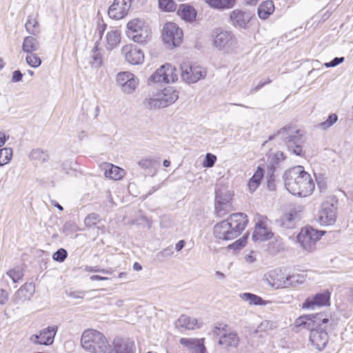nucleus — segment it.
<instances>
[{
    "instance_id": "obj_1",
    "label": "nucleus",
    "mask_w": 353,
    "mask_h": 353,
    "mask_svg": "<svg viewBox=\"0 0 353 353\" xmlns=\"http://www.w3.org/2000/svg\"><path fill=\"white\" fill-rule=\"evenodd\" d=\"M284 182L286 189L293 195L305 197L314 190V183L303 167H294L285 172Z\"/></svg>"
},
{
    "instance_id": "obj_2",
    "label": "nucleus",
    "mask_w": 353,
    "mask_h": 353,
    "mask_svg": "<svg viewBox=\"0 0 353 353\" xmlns=\"http://www.w3.org/2000/svg\"><path fill=\"white\" fill-rule=\"evenodd\" d=\"M328 322V319L323 318L322 314L301 316L296 321L299 326H303L310 330L309 341L313 348L318 351L323 350L329 341V336L321 324Z\"/></svg>"
},
{
    "instance_id": "obj_3",
    "label": "nucleus",
    "mask_w": 353,
    "mask_h": 353,
    "mask_svg": "<svg viewBox=\"0 0 353 353\" xmlns=\"http://www.w3.org/2000/svg\"><path fill=\"white\" fill-rule=\"evenodd\" d=\"M126 34L129 39L139 43L146 42L151 35V30L145 20L135 18L127 24Z\"/></svg>"
},
{
    "instance_id": "obj_4",
    "label": "nucleus",
    "mask_w": 353,
    "mask_h": 353,
    "mask_svg": "<svg viewBox=\"0 0 353 353\" xmlns=\"http://www.w3.org/2000/svg\"><path fill=\"white\" fill-rule=\"evenodd\" d=\"M213 46L218 50L230 52L236 45L234 34L223 28H214L211 34Z\"/></svg>"
},
{
    "instance_id": "obj_5",
    "label": "nucleus",
    "mask_w": 353,
    "mask_h": 353,
    "mask_svg": "<svg viewBox=\"0 0 353 353\" xmlns=\"http://www.w3.org/2000/svg\"><path fill=\"white\" fill-rule=\"evenodd\" d=\"M275 137L283 140L288 150L296 155H302V134L299 130L292 128H284L280 130Z\"/></svg>"
},
{
    "instance_id": "obj_6",
    "label": "nucleus",
    "mask_w": 353,
    "mask_h": 353,
    "mask_svg": "<svg viewBox=\"0 0 353 353\" xmlns=\"http://www.w3.org/2000/svg\"><path fill=\"white\" fill-rule=\"evenodd\" d=\"M181 79L188 84L195 83L205 78L206 70L201 65H192L188 61H183L180 65Z\"/></svg>"
},
{
    "instance_id": "obj_7",
    "label": "nucleus",
    "mask_w": 353,
    "mask_h": 353,
    "mask_svg": "<svg viewBox=\"0 0 353 353\" xmlns=\"http://www.w3.org/2000/svg\"><path fill=\"white\" fill-rule=\"evenodd\" d=\"M324 234V231H319L311 227H305L298 234L297 241L303 250L312 252L316 249V242Z\"/></svg>"
},
{
    "instance_id": "obj_8",
    "label": "nucleus",
    "mask_w": 353,
    "mask_h": 353,
    "mask_svg": "<svg viewBox=\"0 0 353 353\" xmlns=\"http://www.w3.org/2000/svg\"><path fill=\"white\" fill-rule=\"evenodd\" d=\"M182 30L173 22L165 23L162 30V39L169 47L179 46L183 39Z\"/></svg>"
},
{
    "instance_id": "obj_9",
    "label": "nucleus",
    "mask_w": 353,
    "mask_h": 353,
    "mask_svg": "<svg viewBox=\"0 0 353 353\" xmlns=\"http://www.w3.org/2000/svg\"><path fill=\"white\" fill-rule=\"evenodd\" d=\"M178 80V74L175 67L169 63L161 65L149 78L150 82L174 83Z\"/></svg>"
},
{
    "instance_id": "obj_10",
    "label": "nucleus",
    "mask_w": 353,
    "mask_h": 353,
    "mask_svg": "<svg viewBox=\"0 0 353 353\" xmlns=\"http://www.w3.org/2000/svg\"><path fill=\"white\" fill-rule=\"evenodd\" d=\"M116 82L121 91L127 94H132L139 84V79L133 73L125 71L120 72L116 76Z\"/></svg>"
},
{
    "instance_id": "obj_11",
    "label": "nucleus",
    "mask_w": 353,
    "mask_h": 353,
    "mask_svg": "<svg viewBox=\"0 0 353 353\" xmlns=\"http://www.w3.org/2000/svg\"><path fill=\"white\" fill-rule=\"evenodd\" d=\"M336 206L329 201L321 204L319 212L318 221L322 225H332L336 220Z\"/></svg>"
},
{
    "instance_id": "obj_12",
    "label": "nucleus",
    "mask_w": 353,
    "mask_h": 353,
    "mask_svg": "<svg viewBox=\"0 0 353 353\" xmlns=\"http://www.w3.org/2000/svg\"><path fill=\"white\" fill-rule=\"evenodd\" d=\"M121 53L126 62L132 65H141L144 62L143 52L137 46L127 44L121 49Z\"/></svg>"
},
{
    "instance_id": "obj_13",
    "label": "nucleus",
    "mask_w": 353,
    "mask_h": 353,
    "mask_svg": "<svg viewBox=\"0 0 353 353\" xmlns=\"http://www.w3.org/2000/svg\"><path fill=\"white\" fill-rule=\"evenodd\" d=\"M273 236V233L269 227L268 220L266 217L260 216L255 225L252 234V239L255 242L268 241Z\"/></svg>"
},
{
    "instance_id": "obj_14",
    "label": "nucleus",
    "mask_w": 353,
    "mask_h": 353,
    "mask_svg": "<svg viewBox=\"0 0 353 353\" xmlns=\"http://www.w3.org/2000/svg\"><path fill=\"white\" fill-rule=\"evenodd\" d=\"M57 325L48 326L41 330L39 334L30 336V341L34 344L50 345L54 342V336L57 332Z\"/></svg>"
},
{
    "instance_id": "obj_15",
    "label": "nucleus",
    "mask_w": 353,
    "mask_h": 353,
    "mask_svg": "<svg viewBox=\"0 0 353 353\" xmlns=\"http://www.w3.org/2000/svg\"><path fill=\"white\" fill-rule=\"evenodd\" d=\"M103 337L102 333L95 330H85L81 336V346L85 350L92 352Z\"/></svg>"
},
{
    "instance_id": "obj_16",
    "label": "nucleus",
    "mask_w": 353,
    "mask_h": 353,
    "mask_svg": "<svg viewBox=\"0 0 353 353\" xmlns=\"http://www.w3.org/2000/svg\"><path fill=\"white\" fill-rule=\"evenodd\" d=\"M131 5L132 0H114L109 8L108 15L115 20L121 19L127 15Z\"/></svg>"
},
{
    "instance_id": "obj_17",
    "label": "nucleus",
    "mask_w": 353,
    "mask_h": 353,
    "mask_svg": "<svg viewBox=\"0 0 353 353\" xmlns=\"http://www.w3.org/2000/svg\"><path fill=\"white\" fill-rule=\"evenodd\" d=\"M225 221L231 226L232 231L235 232L234 234L236 238L245 230L248 223L247 215L242 212L232 214Z\"/></svg>"
},
{
    "instance_id": "obj_18",
    "label": "nucleus",
    "mask_w": 353,
    "mask_h": 353,
    "mask_svg": "<svg viewBox=\"0 0 353 353\" xmlns=\"http://www.w3.org/2000/svg\"><path fill=\"white\" fill-rule=\"evenodd\" d=\"M265 281L267 283L275 289L286 288L287 274H284L281 270H274L265 274Z\"/></svg>"
},
{
    "instance_id": "obj_19",
    "label": "nucleus",
    "mask_w": 353,
    "mask_h": 353,
    "mask_svg": "<svg viewBox=\"0 0 353 353\" xmlns=\"http://www.w3.org/2000/svg\"><path fill=\"white\" fill-rule=\"evenodd\" d=\"M252 17L250 12L240 9L234 10L230 15L232 25L239 28H246Z\"/></svg>"
},
{
    "instance_id": "obj_20",
    "label": "nucleus",
    "mask_w": 353,
    "mask_h": 353,
    "mask_svg": "<svg viewBox=\"0 0 353 353\" xmlns=\"http://www.w3.org/2000/svg\"><path fill=\"white\" fill-rule=\"evenodd\" d=\"M231 230V226L226 221L216 223L214 227V235L216 239L224 241H230L236 238Z\"/></svg>"
},
{
    "instance_id": "obj_21",
    "label": "nucleus",
    "mask_w": 353,
    "mask_h": 353,
    "mask_svg": "<svg viewBox=\"0 0 353 353\" xmlns=\"http://www.w3.org/2000/svg\"><path fill=\"white\" fill-rule=\"evenodd\" d=\"M330 301L328 293L316 294L313 297L307 298L303 303L302 307L304 309L314 310L316 307L325 305Z\"/></svg>"
},
{
    "instance_id": "obj_22",
    "label": "nucleus",
    "mask_w": 353,
    "mask_h": 353,
    "mask_svg": "<svg viewBox=\"0 0 353 353\" xmlns=\"http://www.w3.org/2000/svg\"><path fill=\"white\" fill-rule=\"evenodd\" d=\"M179 342L191 353H207L203 344V339L181 338Z\"/></svg>"
},
{
    "instance_id": "obj_23",
    "label": "nucleus",
    "mask_w": 353,
    "mask_h": 353,
    "mask_svg": "<svg viewBox=\"0 0 353 353\" xmlns=\"http://www.w3.org/2000/svg\"><path fill=\"white\" fill-rule=\"evenodd\" d=\"M34 285L32 283H26L16 292L14 300L17 303L29 300L34 294Z\"/></svg>"
},
{
    "instance_id": "obj_24",
    "label": "nucleus",
    "mask_w": 353,
    "mask_h": 353,
    "mask_svg": "<svg viewBox=\"0 0 353 353\" xmlns=\"http://www.w3.org/2000/svg\"><path fill=\"white\" fill-rule=\"evenodd\" d=\"M158 94L164 108L174 103L179 98L178 91L170 86L158 92Z\"/></svg>"
},
{
    "instance_id": "obj_25",
    "label": "nucleus",
    "mask_w": 353,
    "mask_h": 353,
    "mask_svg": "<svg viewBox=\"0 0 353 353\" xmlns=\"http://www.w3.org/2000/svg\"><path fill=\"white\" fill-rule=\"evenodd\" d=\"M115 353H134L135 346L132 341L117 339L114 341Z\"/></svg>"
},
{
    "instance_id": "obj_26",
    "label": "nucleus",
    "mask_w": 353,
    "mask_h": 353,
    "mask_svg": "<svg viewBox=\"0 0 353 353\" xmlns=\"http://www.w3.org/2000/svg\"><path fill=\"white\" fill-rule=\"evenodd\" d=\"M121 42V34L118 30H112L108 32L104 41V46L108 50L117 48Z\"/></svg>"
},
{
    "instance_id": "obj_27",
    "label": "nucleus",
    "mask_w": 353,
    "mask_h": 353,
    "mask_svg": "<svg viewBox=\"0 0 353 353\" xmlns=\"http://www.w3.org/2000/svg\"><path fill=\"white\" fill-rule=\"evenodd\" d=\"M143 105L145 109L150 110L164 108L158 92L146 97L143 101Z\"/></svg>"
},
{
    "instance_id": "obj_28",
    "label": "nucleus",
    "mask_w": 353,
    "mask_h": 353,
    "mask_svg": "<svg viewBox=\"0 0 353 353\" xmlns=\"http://www.w3.org/2000/svg\"><path fill=\"white\" fill-rule=\"evenodd\" d=\"M105 176L113 180H119L123 177L125 171L122 168L111 163H105Z\"/></svg>"
},
{
    "instance_id": "obj_29",
    "label": "nucleus",
    "mask_w": 353,
    "mask_h": 353,
    "mask_svg": "<svg viewBox=\"0 0 353 353\" xmlns=\"http://www.w3.org/2000/svg\"><path fill=\"white\" fill-rule=\"evenodd\" d=\"M176 326L188 330H194L200 327V323L198 322L197 319L183 314L176 321Z\"/></svg>"
},
{
    "instance_id": "obj_30",
    "label": "nucleus",
    "mask_w": 353,
    "mask_h": 353,
    "mask_svg": "<svg viewBox=\"0 0 353 353\" xmlns=\"http://www.w3.org/2000/svg\"><path fill=\"white\" fill-rule=\"evenodd\" d=\"M178 15L184 21H193L196 16V12L192 6L188 4H182L177 10Z\"/></svg>"
},
{
    "instance_id": "obj_31",
    "label": "nucleus",
    "mask_w": 353,
    "mask_h": 353,
    "mask_svg": "<svg viewBox=\"0 0 353 353\" xmlns=\"http://www.w3.org/2000/svg\"><path fill=\"white\" fill-rule=\"evenodd\" d=\"M39 48L40 43L36 38L32 36H28L24 38L22 44V50L24 52L32 53L39 50Z\"/></svg>"
},
{
    "instance_id": "obj_32",
    "label": "nucleus",
    "mask_w": 353,
    "mask_h": 353,
    "mask_svg": "<svg viewBox=\"0 0 353 353\" xmlns=\"http://www.w3.org/2000/svg\"><path fill=\"white\" fill-rule=\"evenodd\" d=\"M219 343L228 347H236L239 343V339L234 332L225 333L221 336Z\"/></svg>"
},
{
    "instance_id": "obj_33",
    "label": "nucleus",
    "mask_w": 353,
    "mask_h": 353,
    "mask_svg": "<svg viewBox=\"0 0 353 353\" xmlns=\"http://www.w3.org/2000/svg\"><path fill=\"white\" fill-rule=\"evenodd\" d=\"M205 1L214 9L224 10L234 7L236 0H205Z\"/></svg>"
},
{
    "instance_id": "obj_34",
    "label": "nucleus",
    "mask_w": 353,
    "mask_h": 353,
    "mask_svg": "<svg viewBox=\"0 0 353 353\" xmlns=\"http://www.w3.org/2000/svg\"><path fill=\"white\" fill-rule=\"evenodd\" d=\"M232 197V192L225 188H219L216 191L215 202L224 205H231Z\"/></svg>"
},
{
    "instance_id": "obj_35",
    "label": "nucleus",
    "mask_w": 353,
    "mask_h": 353,
    "mask_svg": "<svg viewBox=\"0 0 353 353\" xmlns=\"http://www.w3.org/2000/svg\"><path fill=\"white\" fill-rule=\"evenodd\" d=\"M274 10V5L272 1H265L258 8V15L261 19H266Z\"/></svg>"
},
{
    "instance_id": "obj_36",
    "label": "nucleus",
    "mask_w": 353,
    "mask_h": 353,
    "mask_svg": "<svg viewBox=\"0 0 353 353\" xmlns=\"http://www.w3.org/2000/svg\"><path fill=\"white\" fill-rule=\"evenodd\" d=\"M264 175V170L260 167H258L257 170L252 176V178L249 180L248 186L249 190L251 192H254L258 187L259 186L261 181Z\"/></svg>"
},
{
    "instance_id": "obj_37",
    "label": "nucleus",
    "mask_w": 353,
    "mask_h": 353,
    "mask_svg": "<svg viewBox=\"0 0 353 353\" xmlns=\"http://www.w3.org/2000/svg\"><path fill=\"white\" fill-rule=\"evenodd\" d=\"M103 56L98 48V45H96L91 51L90 63L92 68H99L103 65Z\"/></svg>"
},
{
    "instance_id": "obj_38",
    "label": "nucleus",
    "mask_w": 353,
    "mask_h": 353,
    "mask_svg": "<svg viewBox=\"0 0 353 353\" xmlns=\"http://www.w3.org/2000/svg\"><path fill=\"white\" fill-rule=\"evenodd\" d=\"M241 297L250 305H263L266 304L265 301L260 296L252 293H243L241 295Z\"/></svg>"
},
{
    "instance_id": "obj_39",
    "label": "nucleus",
    "mask_w": 353,
    "mask_h": 353,
    "mask_svg": "<svg viewBox=\"0 0 353 353\" xmlns=\"http://www.w3.org/2000/svg\"><path fill=\"white\" fill-rule=\"evenodd\" d=\"M13 156V150L10 148L0 149V167L8 164Z\"/></svg>"
},
{
    "instance_id": "obj_40",
    "label": "nucleus",
    "mask_w": 353,
    "mask_h": 353,
    "mask_svg": "<svg viewBox=\"0 0 353 353\" xmlns=\"http://www.w3.org/2000/svg\"><path fill=\"white\" fill-rule=\"evenodd\" d=\"M91 353H114V351L104 336Z\"/></svg>"
},
{
    "instance_id": "obj_41",
    "label": "nucleus",
    "mask_w": 353,
    "mask_h": 353,
    "mask_svg": "<svg viewBox=\"0 0 353 353\" xmlns=\"http://www.w3.org/2000/svg\"><path fill=\"white\" fill-rule=\"evenodd\" d=\"M37 27L38 22L36 18L32 15L28 16L27 21L25 24V28L27 32L32 35H36L39 32Z\"/></svg>"
},
{
    "instance_id": "obj_42",
    "label": "nucleus",
    "mask_w": 353,
    "mask_h": 353,
    "mask_svg": "<svg viewBox=\"0 0 353 353\" xmlns=\"http://www.w3.org/2000/svg\"><path fill=\"white\" fill-rule=\"evenodd\" d=\"M287 278L288 284H286V288L289 287L295 288L304 281L303 276L299 274H288Z\"/></svg>"
},
{
    "instance_id": "obj_43",
    "label": "nucleus",
    "mask_w": 353,
    "mask_h": 353,
    "mask_svg": "<svg viewBox=\"0 0 353 353\" xmlns=\"http://www.w3.org/2000/svg\"><path fill=\"white\" fill-rule=\"evenodd\" d=\"M7 276L10 278L13 283H17L23 277V272L22 270L19 267H16L12 269L9 270L6 272Z\"/></svg>"
},
{
    "instance_id": "obj_44",
    "label": "nucleus",
    "mask_w": 353,
    "mask_h": 353,
    "mask_svg": "<svg viewBox=\"0 0 353 353\" xmlns=\"http://www.w3.org/2000/svg\"><path fill=\"white\" fill-rule=\"evenodd\" d=\"M26 61V63L32 68H38L41 64V59L34 52L27 53Z\"/></svg>"
},
{
    "instance_id": "obj_45",
    "label": "nucleus",
    "mask_w": 353,
    "mask_h": 353,
    "mask_svg": "<svg viewBox=\"0 0 353 353\" xmlns=\"http://www.w3.org/2000/svg\"><path fill=\"white\" fill-rule=\"evenodd\" d=\"M337 120L338 116L336 114H331L325 121L318 124L317 126L319 128L325 130L332 126Z\"/></svg>"
},
{
    "instance_id": "obj_46",
    "label": "nucleus",
    "mask_w": 353,
    "mask_h": 353,
    "mask_svg": "<svg viewBox=\"0 0 353 353\" xmlns=\"http://www.w3.org/2000/svg\"><path fill=\"white\" fill-rule=\"evenodd\" d=\"M231 209V205H224L215 202V212L219 217L224 216Z\"/></svg>"
},
{
    "instance_id": "obj_47",
    "label": "nucleus",
    "mask_w": 353,
    "mask_h": 353,
    "mask_svg": "<svg viewBox=\"0 0 353 353\" xmlns=\"http://www.w3.org/2000/svg\"><path fill=\"white\" fill-rule=\"evenodd\" d=\"M159 5L161 10L172 12L176 9V4L173 0H159Z\"/></svg>"
},
{
    "instance_id": "obj_48",
    "label": "nucleus",
    "mask_w": 353,
    "mask_h": 353,
    "mask_svg": "<svg viewBox=\"0 0 353 353\" xmlns=\"http://www.w3.org/2000/svg\"><path fill=\"white\" fill-rule=\"evenodd\" d=\"M100 222V216L99 214L95 213H92L88 214L84 220L85 225L88 227L91 228L94 225H96L97 223Z\"/></svg>"
},
{
    "instance_id": "obj_49",
    "label": "nucleus",
    "mask_w": 353,
    "mask_h": 353,
    "mask_svg": "<svg viewBox=\"0 0 353 353\" xmlns=\"http://www.w3.org/2000/svg\"><path fill=\"white\" fill-rule=\"evenodd\" d=\"M284 154L282 152L278 151L275 153L270 154L268 156V161L272 166L279 164L281 161L284 160Z\"/></svg>"
},
{
    "instance_id": "obj_50",
    "label": "nucleus",
    "mask_w": 353,
    "mask_h": 353,
    "mask_svg": "<svg viewBox=\"0 0 353 353\" xmlns=\"http://www.w3.org/2000/svg\"><path fill=\"white\" fill-rule=\"evenodd\" d=\"M30 157L33 160L43 162L47 159L48 155L40 149H34L30 152Z\"/></svg>"
},
{
    "instance_id": "obj_51",
    "label": "nucleus",
    "mask_w": 353,
    "mask_h": 353,
    "mask_svg": "<svg viewBox=\"0 0 353 353\" xmlns=\"http://www.w3.org/2000/svg\"><path fill=\"white\" fill-rule=\"evenodd\" d=\"M155 162V160L152 159L145 158L140 160L138 162V164L141 168L147 170L153 168L154 166Z\"/></svg>"
},
{
    "instance_id": "obj_52",
    "label": "nucleus",
    "mask_w": 353,
    "mask_h": 353,
    "mask_svg": "<svg viewBox=\"0 0 353 353\" xmlns=\"http://www.w3.org/2000/svg\"><path fill=\"white\" fill-rule=\"evenodd\" d=\"M216 161V157L211 153H207L203 166L205 168H212L214 166Z\"/></svg>"
},
{
    "instance_id": "obj_53",
    "label": "nucleus",
    "mask_w": 353,
    "mask_h": 353,
    "mask_svg": "<svg viewBox=\"0 0 353 353\" xmlns=\"http://www.w3.org/2000/svg\"><path fill=\"white\" fill-rule=\"evenodd\" d=\"M67 255L66 250L61 248L54 253L52 258L56 261L63 262L67 257Z\"/></svg>"
},
{
    "instance_id": "obj_54",
    "label": "nucleus",
    "mask_w": 353,
    "mask_h": 353,
    "mask_svg": "<svg viewBox=\"0 0 353 353\" xmlns=\"http://www.w3.org/2000/svg\"><path fill=\"white\" fill-rule=\"evenodd\" d=\"M245 240L246 238L243 237L242 239H239L236 240L233 243L228 245L229 249H233V250H239L241 249L245 245Z\"/></svg>"
},
{
    "instance_id": "obj_55",
    "label": "nucleus",
    "mask_w": 353,
    "mask_h": 353,
    "mask_svg": "<svg viewBox=\"0 0 353 353\" xmlns=\"http://www.w3.org/2000/svg\"><path fill=\"white\" fill-rule=\"evenodd\" d=\"M294 219V215L292 214H286L282 217L283 224L286 227H293L292 221Z\"/></svg>"
},
{
    "instance_id": "obj_56",
    "label": "nucleus",
    "mask_w": 353,
    "mask_h": 353,
    "mask_svg": "<svg viewBox=\"0 0 353 353\" xmlns=\"http://www.w3.org/2000/svg\"><path fill=\"white\" fill-rule=\"evenodd\" d=\"M345 60L344 57H336L332 61L328 63H325L324 65L326 68L335 67L340 63H343Z\"/></svg>"
},
{
    "instance_id": "obj_57",
    "label": "nucleus",
    "mask_w": 353,
    "mask_h": 353,
    "mask_svg": "<svg viewBox=\"0 0 353 353\" xmlns=\"http://www.w3.org/2000/svg\"><path fill=\"white\" fill-rule=\"evenodd\" d=\"M85 270L87 272H101L103 274H111V272H110L109 270H107L105 269H99L97 267H93V266H86Z\"/></svg>"
},
{
    "instance_id": "obj_58",
    "label": "nucleus",
    "mask_w": 353,
    "mask_h": 353,
    "mask_svg": "<svg viewBox=\"0 0 353 353\" xmlns=\"http://www.w3.org/2000/svg\"><path fill=\"white\" fill-rule=\"evenodd\" d=\"M8 299V293L3 289H0V305L5 304Z\"/></svg>"
},
{
    "instance_id": "obj_59",
    "label": "nucleus",
    "mask_w": 353,
    "mask_h": 353,
    "mask_svg": "<svg viewBox=\"0 0 353 353\" xmlns=\"http://www.w3.org/2000/svg\"><path fill=\"white\" fill-rule=\"evenodd\" d=\"M23 77L22 73L19 70H15L13 72L12 81L13 82H19L21 81Z\"/></svg>"
},
{
    "instance_id": "obj_60",
    "label": "nucleus",
    "mask_w": 353,
    "mask_h": 353,
    "mask_svg": "<svg viewBox=\"0 0 353 353\" xmlns=\"http://www.w3.org/2000/svg\"><path fill=\"white\" fill-rule=\"evenodd\" d=\"M172 254H173V251H172V248H165L161 252H160L159 253V254L162 256H170L172 255Z\"/></svg>"
},
{
    "instance_id": "obj_61",
    "label": "nucleus",
    "mask_w": 353,
    "mask_h": 353,
    "mask_svg": "<svg viewBox=\"0 0 353 353\" xmlns=\"http://www.w3.org/2000/svg\"><path fill=\"white\" fill-rule=\"evenodd\" d=\"M272 81L270 79H268L267 81L262 82L261 81L256 86L252 88V92H256L259 90H260L262 87H263L265 85L270 83Z\"/></svg>"
},
{
    "instance_id": "obj_62",
    "label": "nucleus",
    "mask_w": 353,
    "mask_h": 353,
    "mask_svg": "<svg viewBox=\"0 0 353 353\" xmlns=\"http://www.w3.org/2000/svg\"><path fill=\"white\" fill-rule=\"evenodd\" d=\"M272 81L270 79H268L267 81L262 82L261 81L256 86L252 88V92H256L259 90H260L262 87H263L265 85L270 83Z\"/></svg>"
},
{
    "instance_id": "obj_63",
    "label": "nucleus",
    "mask_w": 353,
    "mask_h": 353,
    "mask_svg": "<svg viewBox=\"0 0 353 353\" xmlns=\"http://www.w3.org/2000/svg\"><path fill=\"white\" fill-rule=\"evenodd\" d=\"M8 139L9 136H6L4 132H0V148L5 144Z\"/></svg>"
},
{
    "instance_id": "obj_64",
    "label": "nucleus",
    "mask_w": 353,
    "mask_h": 353,
    "mask_svg": "<svg viewBox=\"0 0 353 353\" xmlns=\"http://www.w3.org/2000/svg\"><path fill=\"white\" fill-rule=\"evenodd\" d=\"M105 28H106V24H105L103 22H102L101 23H99L97 30L99 31V34L100 37H101V34L105 31Z\"/></svg>"
}]
</instances>
